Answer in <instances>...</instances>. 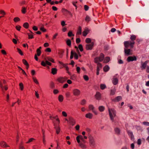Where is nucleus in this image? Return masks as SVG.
Returning a JSON list of instances; mask_svg holds the SVG:
<instances>
[{
  "label": "nucleus",
  "instance_id": "obj_1",
  "mask_svg": "<svg viewBox=\"0 0 149 149\" xmlns=\"http://www.w3.org/2000/svg\"><path fill=\"white\" fill-rule=\"evenodd\" d=\"M136 38V36L134 35H132L131 36L130 39L131 40L125 41L124 45L125 47L127 48L130 46L131 48H132L134 47V45L135 44L134 40Z\"/></svg>",
  "mask_w": 149,
  "mask_h": 149
},
{
  "label": "nucleus",
  "instance_id": "obj_21",
  "mask_svg": "<svg viewBox=\"0 0 149 149\" xmlns=\"http://www.w3.org/2000/svg\"><path fill=\"white\" fill-rule=\"evenodd\" d=\"M27 7L22 6V8L21 11L22 13L25 14L26 12Z\"/></svg>",
  "mask_w": 149,
  "mask_h": 149
},
{
  "label": "nucleus",
  "instance_id": "obj_51",
  "mask_svg": "<svg viewBox=\"0 0 149 149\" xmlns=\"http://www.w3.org/2000/svg\"><path fill=\"white\" fill-rule=\"evenodd\" d=\"M97 63V67H98V68H101L102 67V65L101 63H99V62H98L97 63Z\"/></svg>",
  "mask_w": 149,
  "mask_h": 149
},
{
  "label": "nucleus",
  "instance_id": "obj_37",
  "mask_svg": "<svg viewBox=\"0 0 149 149\" xmlns=\"http://www.w3.org/2000/svg\"><path fill=\"white\" fill-rule=\"evenodd\" d=\"M86 42L87 43H91V39L90 38H86Z\"/></svg>",
  "mask_w": 149,
  "mask_h": 149
},
{
  "label": "nucleus",
  "instance_id": "obj_49",
  "mask_svg": "<svg viewBox=\"0 0 149 149\" xmlns=\"http://www.w3.org/2000/svg\"><path fill=\"white\" fill-rule=\"evenodd\" d=\"M19 3L21 6L24 5L26 3V1H22L19 2Z\"/></svg>",
  "mask_w": 149,
  "mask_h": 149
},
{
  "label": "nucleus",
  "instance_id": "obj_6",
  "mask_svg": "<svg viewBox=\"0 0 149 149\" xmlns=\"http://www.w3.org/2000/svg\"><path fill=\"white\" fill-rule=\"evenodd\" d=\"M6 83V81L4 80H3V82L0 81V87L2 91H3L4 88L6 90H7L8 89V87L6 86H5L4 87H3V84H5Z\"/></svg>",
  "mask_w": 149,
  "mask_h": 149
},
{
  "label": "nucleus",
  "instance_id": "obj_5",
  "mask_svg": "<svg viewBox=\"0 0 149 149\" xmlns=\"http://www.w3.org/2000/svg\"><path fill=\"white\" fill-rule=\"evenodd\" d=\"M128 48L125 47L124 49L125 55V56H127L132 54V53L131 52V50L130 49H128Z\"/></svg>",
  "mask_w": 149,
  "mask_h": 149
},
{
  "label": "nucleus",
  "instance_id": "obj_25",
  "mask_svg": "<svg viewBox=\"0 0 149 149\" xmlns=\"http://www.w3.org/2000/svg\"><path fill=\"white\" fill-rule=\"evenodd\" d=\"M109 69V67L108 65H106L104 67L103 70L104 72H106L108 71Z\"/></svg>",
  "mask_w": 149,
  "mask_h": 149
},
{
  "label": "nucleus",
  "instance_id": "obj_63",
  "mask_svg": "<svg viewBox=\"0 0 149 149\" xmlns=\"http://www.w3.org/2000/svg\"><path fill=\"white\" fill-rule=\"evenodd\" d=\"M62 114L65 117H66L67 116V114L65 111H63L62 112Z\"/></svg>",
  "mask_w": 149,
  "mask_h": 149
},
{
  "label": "nucleus",
  "instance_id": "obj_33",
  "mask_svg": "<svg viewBox=\"0 0 149 149\" xmlns=\"http://www.w3.org/2000/svg\"><path fill=\"white\" fill-rule=\"evenodd\" d=\"M31 33L32 34H29V33H28L29 39H32L33 38V33L32 32H31Z\"/></svg>",
  "mask_w": 149,
  "mask_h": 149
},
{
  "label": "nucleus",
  "instance_id": "obj_14",
  "mask_svg": "<svg viewBox=\"0 0 149 149\" xmlns=\"http://www.w3.org/2000/svg\"><path fill=\"white\" fill-rule=\"evenodd\" d=\"M95 97L97 100H100L101 98V94L99 92H97L95 95Z\"/></svg>",
  "mask_w": 149,
  "mask_h": 149
},
{
  "label": "nucleus",
  "instance_id": "obj_50",
  "mask_svg": "<svg viewBox=\"0 0 149 149\" xmlns=\"http://www.w3.org/2000/svg\"><path fill=\"white\" fill-rule=\"evenodd\" d=\"M84 78L85 80L86 81H88L89 79L88 77L86 75H84Z\"/></svg>",
  "mask_w": 149,
  "mask_h": 149
},
{
  "label": "nucleus",
  "instance_id": "obj_62",
  "mask_svg": "<svg viewBox=\"0 0 149 149\" xmlns=\"http://www.w3.org/2000/svg\"><path fill=\"white\" fill-rule=\"evenodd\" d=\"M141 141L140 139H139L137 141V144L139 145H140L141 144Z\"/></svg>",
  "mask_w": 149,
  "mask_h": 149
},
{
  "label": "nucleus",
  "instance_id": "obj_54",
  "mask_svg": "<svg viewBox=\"0 0 149 149\" xmlns=\"http://www.w3.org/2000/svg\"><path fill=\"white\" fill-rule=\"evenodd\" d=\"M15 28L17 30L19 31L20 30L21 26L19 25L16 26Z\"/></svg>",
  "mask_w": 149,
  "mask_h": 149
},
{
  "label": "nucleus",
  "instance_id": "obj_47",
  "mask_svg": "<svg viewBox=\"0 0 149 149\" xmlns=\"http://www.w3.org/2000/svg\"><path fill=\"white\" fill-rule=\"evenodd\" d=\"M116 91L115 90L111 89V90L110 95H114L115 92Z\"/></svg>",
  "mask_w": 149,
  "mask_h": 149
},
{
  "label": "nucleus",
  "instance_id": "obj_11",
  "mask_svg": "<svg viewBox=\"0 0 149 149\" xmlns=\"http://www.w3.org/2000/svg\"><path fill=\"white\" fill-rule=\"evenodd\" d=\"M54 128L55 129L57 134H59L60 131V129L59 126H57V124L56 125L54 123Z\"/></svg>",
  "mask_w": 149,
  "mask_h": 149
},
{
  "label": "nucleus",
  "instance_id": "obj_3",
  "mask_svg": "<svg viewBox=\"0 0 149 149\" xmlns=\"http://www.w3.org/2000/svg\"><path fill=\"white\" fill-rule=\"evenodd\" d=\"M109 112L110 119L113 122L114 121V118L116 116V112L114 109H109Z\"/></svg>",
  "mask_w": 149,
  "mask_h": 149
},
{
  "label": "nucleus",
  "instance_id": "obj_23",
  "mask_svg": "<svg viewBox=\"0 0 149 149\" xmlns=\"http://www.w3.org/2000/svg\"><path fill=\"white\" fill-rule=\"evenodd\" d=\"M118 82V80L117 78H113L112 80V82L114 85H116Z\"/></svg>",
  "mask_w": 149,
  "mask_h": 149
},
{
  "label": "nucleus",
  "instance_id": "obj_9",
  "mask_svg": "<svg viewBox=\"0 0 149 149\" xmlns=\"http://www.w3.org/2000/svg\"><path fill=\"white\" fill-rule=\"evenodd\" d=\"M41 65L43 66H45L46 65L51 66L52 65V64L51 63L49 62L48 61H46L45 62L42 61L41 63Z\"/></svg>",
  "mask_w": 149,
  "mask_h": 149
},
{
  "label": "nucleus",
  "instance_id": "obj_34",
  "mask_svg": "<svg viewBox=\"0 0 149 149\" xmlns=\"http://www.w3.org/2000/svg\"><path fill=\"white\" fill-rule=\"evenodd\" d=\"M58 100L60 102H62L63 100V97L61 95H60L58 97Z\"/></svg>",
  "mask_w": 149,
  "mask_h": 149
},
{
  "label": "nucleus",
  "instance_id": "obj_41",
  "mask_svg": "<svg viewBox=\"0 0 149 149\" xmlns=\"http://www.w3.org/2000/svg\"><path fill=\"white\" fill-rule=\"evenodd\" d=\"M33 81L36 83L37 84H39V82L37 80V79H36V78L35 77H33Z\"/></svg>",
  "mask_w": 149,
  "mask_h": 149
},
{
  "label": "nucleus",
  "instance_id": "obj_60",
  "mask_svg": "<svg viewBox=\"0 0 149 149\" xmlns=\"http://www.w3.org/2000/svg\"><path fill=\"white\" fill-rule=\"evenodd\" d=\"M74 57L76 59H78V55L76 53H74Z\"/></svg>",
  "mask_w": 149,
  "mask_h": 149
},
{
  "label": "nucleus",
  "instance_id": "obj_59",
  "mask_svg": "<svg viewBox=\"0 0 149 149\" xmlns=\"http://www.w3.org/2000/svg\"><path fill=\"white\" fill-rule=\"evenodd\" d=\"M84 9L86 11H87L89 9V7L87 5H85L84 6Z\"/></svg>",
  "mask_w": 149,
  "mask_h": 149
},
{
  "label": "nucleus",
  "instance_id": "obj_61",
  "mask_svg": "<svg viewBox=\"0 0 149 149\" xmlns=\"http://www.w3.org/2000/svg\"><path fill=\"white\" fill-rule=\"evenodd\" d=\"M40 30L43 32H45L46 31V29H45L43 27H41L40 28Z\"/></svg>",
  "mask_w": 149,
  "mask_h": 149
},
{
  "label": "nucleus",
  "instance_id": "obj_24",
  "mask_svg": "<svg viewBox=\"0 0 149 149\" xmlns=\"http://www.w3.org/2000/svg\"><path fill=\"white\" fill-rule=\"evenodd\" d=\"M99 111L101 112L103 111L105 109V107L103 106H100L98 107Z\"/></svg>",
  "mask_w": 149,
  "mask_h": 149
},
{
  "label": "nucleus",
  "instance_id": "obj_53",
  "mask_svg": "<svg viewBox=\"0 0 149 149\" xmlns=\"http://www.w3.org/2000/svg\"><path fill=\"white\" fill-rule=\"evenodd\" d=\"M20 19L18 17H15L14 19V20L15 22H17L20 20Z\"/></svg>",
  "mask_w": 149,
  "mask_h": 149
},
{
  "label": "nucleus",
  "instance_id": "obj_46",
  "mask_svg": "<svg viewBox=\"0 0 149 149\" xmlns=\"http://www.w3.org/2000/svg\"><path fill=\"white\" fill-rule=\"evenodd\" d=\"M22 62H23V63H24V64L28 66V64H29L28 62H27V61L25 59H23L22 60Z\"/></svg>",
  "mask_w": 149,
  "mask_h": 149
},
{
  "label": "nucleus",
  "instance_id": "obj_35",
  "mask_svg": "<svg viewBox=\"0 0 149 149\" xmlns=\"http://www.w3.org/2000/svg\"><path fill=\"white\" fill-rule=\"evenodd\" d=\"M29 24L27 22H25L23 24V26L26 29H27L29 27Z\"/></svg>",
  "mask_w": 149,
  "mask_h": 149
},
{
  "label": "nucleus",
  "instance_id": "obj_2",
  "mask_svg": "<svg viewBox=\"0 0 149 149\" xmlns=\"http://www.w3.org/2000/svg\"><path fill=\"white\" fill-rule=\"evenodd\" d=\"M88 136L89 140L90 146L92 148H94L95 146V141L94 138L90 134H88Z\"/></svg>",
  "mask_w": 149,
  "mask_h": 149
},
{
  "label": "nucleus",
  "instance_id": "obj_64",
  "mask_svg": "<svg viewBox=\"0 0 149 149\" xmlns=\"http://www.w3.org/2000/svg\"><path fill=\"white\" fill-rule=\"evenodd\" d=\"M19 149H25L24 147L21 144L19 146Z\"/></svg>",
  "mask_w": 149,
  "mask_h": 149
},
{
  "label": "nucleus",
  "instance_id": "obj_18",
  "mask_svg": "<svg viewBox=\"0 0 149 149\" xmlns=\"http://www.w3.org/2000/svg\"><path fill=\"white\" fill-rule=\"evenodd\" d=\"M0 146L3 147H9L7 145L6 143L3 141H1L0 142Z\"/></svg>",
  "mask_w": 149,
  "mask_h": 149
},
{
  "label": "nucleus",
  "instance_id": "obj_38",
  "mask_svg": "<svg viewBox=\"0 0 149 149\" xmlns=\"http://www.w3.org/2000/svg\"><path fill=\"white\" fill-rule=\"evenodd\" d=\"M20 88L21 90H22L24 88L23 84L22 83H20L19 84Z\"/></svg>",
  "mask_w": 149,
  "mask_h": 149
},
{
  "label": "nucleus",
  "instance_id": "obj_12",
  "mask_svg": "<svg viewBox=\"0 0 149 149\" xmlns=\"http://www.w3.org/2000/svg\"><path fill=\"white\" fill-rule=\"evenodd\" d=\"M127 133L128 135L131 137V140H134V137L132 132L130 130L127 131Z\"/></svg>",
  "mask_w": 149,
  "mask_h": 149
},
{
  "label": "nucleus",
  "instance_id": "obj_55",
  "mask_svg": "<svg viewBox=\"0 0 149 149\" xmlns=\"http://www.w3.org/2000/svg\"><path fill=\"white\" fill-rule=\"evenodd\" d=\"M74 55V53L72 51L71 52V55L70 56V58L71 59H72L73 58Z\"/></svg>",
  "mask_w": 149,
  "mask_h": 149
},
{
  "label": "nucleus",
  "instance_id": "obj_52",
  "mask_svg": "<svg viewBox=\"0 0 149 149\" xmlns=\"http://www.w3.org/2000/svg\"><path fill=\"white\" fill-rule=\"evenodd\" d=\"M35 139L33 138H31L28 141L26 142L27 143H29L33 141V140H34Z\"/></svg>",
  "mask_w": 149,
  "mask_h": 149
},
{
  "label": "nucleus",
  "instance_id": "obj_36",
  "mask_svg": "<svg viewBox=\"0 0 149 149\" xmlns=\"http://www.w3.org/2000/svg\"><path fill=\"white\" fill-rule=\"evenodd\" d=\"M67 44L70 46L71 45V41L70 39H68L66 41Z\"/></svg>",
  "mask_w": 149,
  "mask_h": 149
},
{
  "label": "nucleus",
  "instance_id": "obj_42",
  "mask_svg": "<svg viewBox=\"0 0 149 149\" xmlns=\"http://www.w3.org/2000/svg\"><path fill=\"white\" fill-rule=\"evenodd\" d=\"M86 101L85 99L82 100L81 102V104L82 105H84L86 104Z\"/></svg>",
  "mask_w": 149,
  "mask_h": 149
},
{
  "label": "nucleus",
  "instance_id": "obj_22",
  "mask_svg": "<svg viewBox=\"0 0 149 149\" xmlns=\"http://www.w3.org/2000/svg\"><path fill=\"white\" fill-rule=\"evenodd\" d=\"M114 131L116 134L118 135L120 134V131L119 128L118 127L115 128L114 129Z\"/></svg>",
  "mask_w": 149,
  "mask_h": 149
},
{
  "label": "nucleus",
  "instance_id": "obj_10",
  "mask_svg": "<svg viewBox=\"0 0 149 149\" xmlns=\"http://www.w3.org/2000/svg\"><path fill=\"white\" fill-rule=\"evenodd\" d=\"M94 45L93 42H91V44H87L86 45V48L87 50L91 49Z\"/></svg>",
  "mask_w": 149,
  "mask_h": 149
},
{
  "label": "nucleus",
  "instance_id": "obj_15",
  "mask_svg": "<svg viewBox=\"0 0 149 149\" xmlns=\"http://www.w3.org/2000/svg\"><path fill=\"white\" fill-rule=\"evenodd\" d=\"M122 99L121 96H118L116 97L115 99L112 100V101L114 102H117L120 101Z\"/></svg>",
  "mask_w": 149,
  "mask_h": 149
},
{
  "label": "nucleus",
  "instance_id": "obj_26",
  "mask_svg": "<svg viewBox=\"0 0 149 149\" xmlns=\"http://www.w3.org/2000/svg\"><path fill=\"white\" fill-rule=\"evenodd\" d=\"M50 119H51L52 120V119H55L58 122V123L60 122V120H59V119L58 118L57 116H56L55 117H52V116H50Z\"/></svg>",
  "mask_w": 149,
  "mask_h": 149
},
{
  "label": "nucleus",
  "instance_id": "obj_29",
  "mask_svg": "<svg viewBox=\"0 0 149 149\" xmlns=\"http://www.w3.org/2000/svg\"><path fill=\"white\" fill-rule=\"evenodd\" d=\"M100 87L101 89L104 90L106 88V86L104 84H101L100 85Z\"/></svg>",
  "mask_w": 149,
  "mask_h": 149
},
{
  "label": "nucleus",
  "instance_id": "obj_17",
  "mask_svg": "<svg viewBox=\"0 0 149 149\" xmlns=\"http://www.w3.org/2000/svg\"><path fill=\"white\" fill-rule=\"evenodd\" d=\"M66 79L63 77H60L58 78L57 80L60 83H63L65 82L66 80Z\"/></svg>",
  "mask_w": 149,
  "mask_h": 149
},
{
  "label": "nucleus",
  "instance_id": "obj_32",
  "mask_svg": "<svg viewBox=\"0 0 149 149\" xmlns=\"http://www.w3.org/2000/svg\"><path fill=\"white\" fill-rule=\"evenodd\" d=\"M110 61V58L109 57H106L105 58L104 62V63H107L109 62Z\"/></svg>",
  "mask_w": 149,
  "mask_h": 149
},
{
  "label": "nucleus",
  "instance_id": "obj_27",
  "mask_svg": "<svg viewBox=\"0 0 149 149\" xmlns=\"http://www.w3.org/2000/svg\"><path fill=\"white\" fill-rule=\"evenodd\" d=\"M57 70L55 68H52V73L53 74H55L57 73Z\"/></svg>",
  "mask_w": 149,
  "mask_h": 149
},
{
  "label": "nucleus",
  "instance_id": "obj_19",
  "mask_svg": "<svg viewBox=\"0 0 149 149\" xmlns=\"http://www.w3.org/2000/svg\"><path fill=\"white\" fill-rule=\"evenodd\" d=\"M89 31L88 28H86L85 29L84 31L83 32V34L84 36H86L88 33Z\"/></svg>",
  "mask_w": 149,
  "mask_h": 149
},
{
  "label": "nucleus",
  "instance_id": "obj_20",
  "mask_svg": "<svg viewBox=\"0 0 149 149\" xmlns=\"http://www.w3.org/2000/svg\"><path fill=\"white\" fill-rule=\"evenodd\" d=\"M85 116L86 118L91 119L93 117V115L92 113H89L86 115Z\"/></svg>",
  "mask_w": 149,
  "mask_h": 149
},
{
  "label": "nucleus",
  "instance_id": "obj_30",
  "mask_svg": "<svg viewBox=\"0 0 149 149\" xmlns=\"http://www.w3.org/2000/svg\"><path fill=\"white\" fill-rule=\"evenodd\" d=\"M89 109L91 110L92 111H93V110H94V107L93 106V105L90 104L89 106Z\"/></svg>",
  "mask_w": 149,
  "mask_h": 149
},
{
  "label": "nucleus",
  "instance_id": "obj_39",
  "mask_svg": "<svg viewBox=\"0 0 149 149\" xmlns=\"http://www.w3.org/2000/svg\"><path fill=\"white\" fill-rule=\"evenodd\" d=\"M79 136V138L84 143H86V141L84 140V139L82 136L81 135H79V136Z\"/></svg>",
  "mask_w": 149,
  "mask_h": 149
},
{
  "label": "nucleus",
  "instance_id": "obj_43",
  "mask_svg": "<svg viewBox=\"0 0 149 149\" xmlns=\"http://www.w3.org/2000/svg\"><path fill=\"white\" fill-rule=\"evenodd\" d=\"M79 48L81 52L83 51V49L82 45L81 44H80L79 45Z\"/></svg>",
  "mask_w": 149,
  "mask_h": 149
},
{
  "label": "nucleus",
  "instance_id": "obj_57",
  "mask_svg": "<svg viewBox=\"0 0 149 149\" xmlns=\"http://www.w3.org/2000/svg\"><path fill=\"white\" fill-rule=\"evenodd\" d=\"M90 18L89 16H87L85 18V20L87 22H88L90 20Z\"/></svg>",
  "mask_w": 149,
  "mask_h": 149
},
{
  "label": "nucleus",
  "instance_id": "obj_58",
  "mask_svg": "<svg viewBox=\"0 0 149 149\" xmlns=\"http://www.w3.org/2000/svg\"><path fill=\"white\" fill-rule=\"evenodd\" d=\"M143 125H146L149 126V123L147 122H143Z\"/></svg>",
  "mask_w": 149,
  "mask_h": 149
},
{
  "label": "nucleus",
  "instance_id": "obj_48",
  "mask_svg": "<svg viewBox=\"0 0 149 149\" xmlns=\"http://www.w3.org/2000/svg\"><path fill=\"white\" fill-rule=\"evenodd\" d=\"M17 52L21 55H23V53L21 49H19L18 48H17Z\"/></svg>",
  "mask_w": 149,
  "mask_h": 149
},
{
  "label": "nucleus",
  "instance_id": "obj_56",
  "mask_svg": "<svg viewBox=\"0 0 149 149\" xmlns=\"http://www.w3.org/2000/svg\"><path fill=\"white\" fill-rule=\"evenodd\" d=\"M79 139H80L79 138V136H77V137L76 139H77V142L79 143V144H80V143H81L80 142V141Z\"/></svg>",
  "mask_w": 149,
  "mask_h": 149
},
{
  "label": "nucleus",
  "instance_id": "obj_28",
  "mask_svg": "<svg viewBox=\"0 0 149 149\" xmlns=\"http://www.w3.org/2000/svg\"><path fill=\"white\" fill-rule=\"evenodd\" d=\"M81 26H79L77 32V34H81Z\"/></svg>",
  "mask_w": 149,
  "mask_h": 149
},
{
  "label": "nucleus",
  "instance_id": "obj_44",
  "mask_svg": "<svg viewBox=\"0 0 149 149\" xmlns=\"http://www.w3.org/2000/svg\"><path fill=\"white\" fill-rule=\"evenodd\" d=\"M68 36L69 37H71L72 36H74V35L73 34L71 31H70L68 33Z\"/></svg>",
  "mask_w": 149,
  "mask_h": 149
},
{
  "label": "nucleus",
  "instance_id": "obj_13",
  "mask_svg": "<svg viewBox=\"0 0 149 149\" xmlns=\"http://www.w3.org/2000/svg\"><path fill=\"white\" fill-rule=\"evenodd\" d=\"M149 61L148 60L144 62L141 63V68L142 69H145L146 66L147 64Z\"/></svg>",
  "mask_w": 149,
  "mask_h": 149
},
{
  "label": "nucleus",
  "instance_id": "obj_8",
  "mask_svg": "<svg viewBox=\"0 0 149 149\" xmlns=\"http://www.w3.org/2000/svg\"><path fill=\"white\" fill-rule=\"evenodd\" d=\"M73 93L74 95L78 96L80 95L81 91L78 89H75L73 90Z\"/></svg>",
  "mask_w": 149,
  "mask_h": 149
},
{
  "label": "nucleus",
  "instance_id": "obj_31",
  "mask_svg": "<svg viewBox=\"0 0 149 149\" xmlns=\"http://www.w3.org/2000/svg\"><path fill=\"white\" fill-rule=\"evenodd\" d=\"M79 146L82 148L83 149H85L86 148V147L85 145H84L83 143H81L79 144Z\"/></svg>",
  "mask_w": 149,
  "mask_h": 149
},
{
  "label": "nucleus",
  "instance_id": "obj_40",
  "mask_svg": "<svg viewBox=\"0 0 149 149\" xmlns=\"http://www.w3.org/2000/svg\"><path fill=\"white\" fill-rule=\"evenodd\" d=\"M36 52L37 53V55L38 56H40L41 53V51L39 49H37Z\"/></svg>",
  "mask_w": 149,
  "mask_h": 149
},
{
  "label": "nucleus",
  "instance_id": "obj_45",
  "mask_svg": "<svg viewBox=\"0 0 149 149\" xmlns=\"http://www.w3.org/2000/svg\"><path fill=\"white\" fill-rule=\"evenodd\" d=\"M47 59L48 61H50L53 63H54V60L51 58H50L49 57H47Z\"/></svg>",
  "mask_w": 149,
  "mask_h": 149
},
{
  "label": "nucleus",
  "instance_id": "obj_4",
  "mask_svg": "<svg viewBox=\"0 0 149 149\" xmlns=\"http://www.w3.org/2000/svg\"><path fill=\"white\" fill-rule=\"evenodd\" d=\"M104 58V54L102 53H101L100 57H96L95 58L94 62L95 63H97L98 62L102 61L103 60Z\"/></svg>",
  "mask_w": 149,
  "mask_h": 149
},
{
  "label": "nucleus",
  "instance_id": "obj_16",
  "mask_svg": "<svg viewBox=\"0 0 149 149\" xmlns=\"http://www.w3.org/2000/svg\"><path fill=\"white\" fill-rule=\"evenodd\" d=\"M69 120L70 123L73 126L75 124V121L72 118H69Z\"/></svg>",
  "mask_w": 149,
  "mask_h": 149
},
{
  "label": "nucleus",
  "instance_id": "obj_7",
  "mask_svg": "<svg viewBox=\"0 0 149 149\" xmlns=\"http://www.w3.org/2000/svg\"><path fill=\"white\" fill-rule=\"evenodd\" d=\"M137 60L136 58V56H129L127 58V61L128 62H129L130 61H136Z\"/></svg>",
  "mask_w": 149,
  "mask_h": 149
}]
</instances>
